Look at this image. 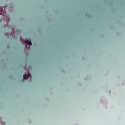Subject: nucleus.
Listing matches in <instances>:
<instances>
[{
  "label": "nucleus",
  "instance_id": "nucleus-1",
  "mask_svg": "<svg viewBox=\"0 0 125 125\" xmlns=\"http://www.w3.org/2000/svg\"><path fill=\"white\" fill-rule=\"evenodd\" d=\"M29 78H31V74H28L27 75H23L24 80H27V79H29Z\"/></svg>",
  "mask_w": 125,
  "mask_h": 125
},
{
  "label": "nucleus",
  "instance_id": "nucleus-2",
  "mask_svg": "<svg viewBox=\"0 0 125 125\" xmlns=\"http://www.w3.org/2000/svg\"><path fill=\"white\" fill-rule=\"evenodd\" d=\"M25 43H27V44H28V45H32V42L29 40H25Z\"/></svg>",
  "mask_w": 125,
  "mask_h": 125
},
{
  "label": "nucleus",
  "instance_id": "nucleus-3",
  "mask_svg": "<svg viewBox=\"0 0 125 125\" xmlns=\"http://www.w3.org/2000/svg\"><path fill=\"white\" fill-rule=\"evenodd\" d=\"M3 10H2L1 8H0V15H2L3 14H2V13H1V12H3Z\"/></svg>",
  "mask_w": 125,
  "mask_h": 125
},
{
  "label": "nucleus",
  "instance_id": "nucleus-4",
  "mask_svg": "<svg viewBox=\"0 0 125 125\" xmlns=\"http://www.w3.org/2000/svg\"><path fill=\"white\" fill-rule=\"evenodd\" d=\"M4 13H5V11H4Z\"/></svg>",
  "mask_w": 125,
  "mask_h": 125
}]
</instances>
